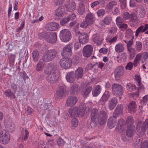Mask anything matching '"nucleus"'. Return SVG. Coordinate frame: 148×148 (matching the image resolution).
Listing matches in <instances>:
<instances>
[{"label": "nucleus", "mask_w": 148, "mask_h": 148, "mask_svg": "<svg viewBox=\"0 0 148 148\" xmlns=\"http://www.w3.org/2000/svg\"><path fill=\"white\" fill-rule=\"evenodd\" d=\"M106 101L101 98L99 102V105H102L100 110L98 111V109L95 108L92 110L90 114V125L92 127L97 126L98 123L101 125L106 123L108 116L107 111L105 106Z\"/></svg>", "instance_id": "nucleus-1"}, {"label": "nucleus", "mask_w": 148, "mask_h": 148, "mask_svg": "<svg viewBox=\"0 0 148 148\" xmlns=\"http://www.w3.org/2000/svg\"><path fill=\"white\" fill-rule=\"evenodd\" d=\"M57 69V66L55 64L50 63L45 69V72L47 74V79L51 84L56 83L58 78Z\"/></svg>", "instance_id": "nucleus-2"}, {"label": "nucleus", "mask_w": 148, "mask_h": 148, "mask_svg": "<svg viewBox=\"0 0 148 148\" xmlns=\"http://www.w3.org/2000/svg\"><path fill=\"white\" fill-rule=\"evenodd\" d=\"M148 128V118L142 123L141 121H139L137 123L136 126V132L139 136L144 134Z\"/></svg>", "instance_id": "nucleus-3"}, {"label": "nucleus", "mask_w": 148, "mask_h": 148, "mask_svg": "<svg viewBox=\"0 0 148 148\" xmlns=\"http://www.w3.org/2000/svg\"><path fill=\"white\" fill-rule=\"evenodd\" d=\"M69 113L71 117H82L85 114V109L80 106L78 108L75 107L69 109Z\"/></svg>", "instance_id": "nucleus-4"}, {"label": "nucleus", "mask_w": 148, "mask_h": 148, "mask_svg": "<svg viewBox=\"0 0 148 148\" xmlns=\"http://www.w3.org/2000/svg\"><path fill=\"white\" fill-rule=\"evenodd\" d=\"M57 54V51L54 49L48 50L44 54L43 60L45 62L52 61L56 57Z\"/></svg>", "instance_id": "nucleus-5"}, {"label": "nucleus", "mask_w": 148, "mask_h": 148, "mask_svg": "<svg viewBox=\"0 0 148 148\" xmlns=\"http://www.w3.org/2000/svg\"><path fill=\"white\" fill-rule=\"evenodd\" d=\"M60 36L62 41L67 42L71 38L72 36L71 32L68 29H64L60 32Z\"/></svg>", "instance_id": "nucleus-6"}, {"label": "nucleus", "mask_w": 148, "mask_h": 148, "mask_svg": "<svg viewBox=\"0 0 148 148\" xmlns=\"http://www.w3.org/2000/svg\"><path fill=\"white\" fill-rule=\"evenodd\" d=\"M148 58V53L147 52H144L141 54H138L136 55L134 60V66L136 67L137 66L138 63L140 60L143 63L145 62L147 60Z\"/></svg>", "instance_id": "nucleus-7"}, {"label": "nucleus", "mask_w": 148, "mask_h": 148, "mask_svg": "<svg viewBox=\"0 0 148 148\" xmlns=\"http://www.w3.org/2000/svg\"><path fill=\"white\" fill-rule=\"evenodd\" d=\"M73 45L69 44L66 45L63 49L61 55L64 57H70L72 54Z\"/></svg>", "instance_id": "nucleus-8"}, {"label": "nucleus", "mask_w": 148, "mask_h": 148, "mask_svg": "<svg viewBox=\"0 0 148 148\" xmlns=\"http://www.w3.org/2000/svg\"><path fill=\"white\" fill-rule=\"evenodd\" d=\"M10 136L8 132L3 130L0 133V142L3 144H6L9 142Z\"/></svg>", "instance_id": "nucleus-9"}, {"label": "nucleus", "mask_w": 148, "mask_h": 148, "mask_svg": "<svg viewBox=\"0 0 148 148\" xmlns=\"http://www.w3.org/2000/svg\"><path fill=\"white\" fill-rule=\"evenodd\" d=\"M112 89L113 94L115 95H121L123 92L122 86L117 84H112Z\"/></svg>", "instance_id": "nucleus-10"}, {"label": "nucleus", "mask_w": 148, "mask_h": 148, "mask_svg": "<svg viewBox=\"0 0 148 148\" xmlns=\"http://www.w3.org/2000/svg\"><path fill=\"white\" fill-rule=\"evenodd\" d=\"M60 64L62 68L67 69L70 67L71 65V60L68 58H64L61 59Z\"/></svg>", "instance_id": "nucleus-11"}, {"label": "nucleus", "mask_w": 148, "mask_h": 148, "mask_svg": "<svg viewBox=\"0 0 148 148\" xmlns=\"http://www.w3.org/2000/svg\"><path fill=\"white\" fill-rule=\"evenodd\" d=\"M45 38L49 42L53 43L57 40V35L55 33H47L46 34Z\"/></svg>", "instance_id": "nucleus-12"}, {"label": "nucleus", "mask_w": 148, "mask_h": 148, "mask_svg": "<svg viewBox=\"0 0 148 148\" xmlns=\"http://www.w3.org/2000/svg\"><path fill=\"white\" fill-rule=\"evenodd\" d=\"M92 51L93 47L92 45H86L84 48L83 50V55L86 57H89L92 54Z\"/></svg>", "instance_id": "nucleus-13"}, {"label": "nucleus", "mask_w": 148, "mask_h": 148, "mask_svg": "<svg viewBox=\"0 0 148 148\" xmlns=\"http://www.w3.org/2000/svg\"><path fill=\"white\" fill-rule=\"evenodd\" d=\"M77 33L80 34L79 36V41L80 43L85 44L88 42V37L87 33H83L81 34L79 31H78Z\"/></svg>", "instance_id": "nucleus-14"}, {"label": "nucleus", "mask_w": 148, "mask_h": 148, "mask_svg": "<svg viewBox=\"0 0 148 148\" xmlns=\"http://www.w3.org/2000/svg\"><path fill=\"white\" fill-rule=\"evenodd\" d=\"M117 122V120L116 117L113 116L110 117L108 121V126L109 129H111L114 127Z\"/></svg>", "instance_id": "nucleus-15"}, {"label": "nucleus", "mask_w": 148, "mask_h": 148, "mask_svg": "<svg viewBox=\"0 0 148 148\" xmlns=\"http://www.w3.org/2000/svg\"><path fill=\"white\" fill-rule=\"evenodd\" d=\"M59 27V24L56 22L48 23L46 25V29L48 31H53L57 30Z\"/></svg>", "instance_id": "nucleus-16"}, {"label": "nucleus", "mask_w": 148, "mask_h": 148, "mask_svg": "<svg viewBox=\"0 0 148 148\" xmlns=\"http://www.w3.org/2000/svg\"><path fill=\"white\" fill-rule=\"evenodd\" d=\"M85 20L89 24V25L93 24L95 21V15L92 13H88L85 17Z\"/></svg>", "instance_id": "nucleus-17"}, {"label": "nucleus", "mask_w": 148, "mask_h": 148, "mask_svg": "<svg viewBox=\"0 0 148 148\" xmlns=\"http://www.w3.org/2000/svg\"><path fill=\"white\" fill-rule=\"evenodd\" d=\"M77 101L78 99L77 97L75 96H71L67 99L66 104L68 106H72L76 104Z\"/></svg>", "instance_id": "nucleus-18"}, {"label": "nucleus", "mask_w": 148, "mask_h": 148, "mask_svg": "<svg viewBox=\"0 0 148 148\" xmlns=\"http://www.w3.org/2000/svg\"><path fill=\"white\" fill-rule=\"evenodd\" d=\"M124 72V69L123 66H118L116 68L114 72L115 77L116 78H120L123 75Z\"/></svg>", "instance_id": "nucleus-19"}, {"label": "nucleus", "mask_w": 148, "mask_h": 148, "mask_svg": "<svg viewBox=\"0 0 148 148\" xmlns=\"http://www.w3.org/2000/svg\"><path fill=\"white\" fill-rule=\"evenodd\" d=\"M79 90L78 86L76 84H74L71 85L69 89L70 94L72 95H76L78 94Z\"/></svg>", "instance_id": "nucleus-20"}, {"label": "nucleus", "mask_w": 148, "mask_h": 148, "mask_svg": "<svg viewBox=\"0 0 148 148\" xmlns=\"http://www.w3.org/2000/svg\"><path fill=\"white\" fill-rule=\"evenodd\" d=\"M137 108V105L134 101H132L128 105V111L131 114L135 113L136 111Z\"/></svg>", "instance_id": "nucleus-21"}, {"label": "nucleus", "mask_w": 148, "mask_h": 148, "mask_svg": "<svg viewBox=\"0 0 148 148\" xmlns=\"http://www.w3.org/2000/svg\"><path fill=\"white\" fill-rule=\"evenodd\" d=\"M136 18H142L144 17L145 15L146 12L142 7L137 8L136 10Z\"/></svg>", "instance_id": "nucleus-22"}, {"label": "nucleus", "mask_w": 148, "mask_h": 148, "mask_svg": "<svg viewBox=\"0 0 148 148\" xmlns=\"http://www.w3.org/2000/svg\"><path fill=\"white\" fill-rule=\"evenodd\" d=\"M64 7L66 8V10L68 11H73L75 10L76 8V4L74 2L72 1L64 5Z\"/></svg>", "instance_id": "nucleus-23"}, {"label": "nucleus", "mask_w": 148, "mask_h": 148, "mask_svg": "<svg viewBox=\"0 0 148 148\" xmlns=\"http://www.w3.org/2000/svg\"><path fill=\"white\" fill-rule=\"evenodd\" d=\"M117 103L118 100L116 98H113L110 99L108 103L109 109L110 110H113L117 104Z\"/></svg>", "instance_id": "nucleus-24"}, {"label": "nucleus", "mask_w": 148, "mask_h": 148, "mask_svg": "<svg viewBox=\"0 0 148 148\" xmlns=\"http://www.w3.org/2000/svg\"><path fill=\"white\" fill-rule=\"evenodd\" d=\"M123 108L122 105H118L114 112L113 116L116 117L118 115L122 114L123 112Z\"/></svg>", "instance_id": "nucleus-25"}, {"label": "nucleus", "mask_w": 148, "mask_h": 148, "mask_svg": "<svg viewBox=\"0 0 148 148\" xmlns=\"http://www.w3.org/2000/svg\"><path fill=\"white\" fill-rule=\"evenodd\" d=\"M66 90L62 86L59 87L57 90L56 94L60 97H63L66 95Z\"/></svg>", "instance_id": "nucleus-26"}, {"label": "nucleus", "mask_w": 148, "mask_h": 148, "mask_svg": "<svg viewBox=\"0 0 148 148\" xmlns=\"http://www.w3.org/2000/svg\"><path fill=\"white\" fill-rule=\"evenodd\" d=\"M75 73L74 72L71 71L67 73L66 76V79L69 82L72 83L75 80Z\"/></svg>", "instance_id": "nucleus-27"}, {"label": "nucleus", "mask_w": 148, "mask_h": 148, "mask_svg": "<svg viewBox=\"0 0 148 148\" xmlns=\"http://www.w3.org/2000/svg\"><path fill=\"white\" fill-rule=\"evenodd\" d=\"M83 71V69L81 67H78L75 71V77L78 79H81L83 77L84 74Z\"/></svg>", "instance_id": "nucleus-28"}, {"label": "nucleus", "mask_w": 148, "mask_h": 148, "mask_svg": "<svg viewBox=\"0 0 148 148\" xmlns=\"http://www.w3.org/2000/svg\"><path fill=\"white\" fill-rule=\"evenodd\" d=\"M64 7L61 6L57 9L55 12V15L58 17H61L64 15Z\"/></svg>", "instance_id": "nucleus-29"}, {"label": "nucleus", "mask_w": 148, "mask_h": 148, "mask_svg": "<svg viewBox=\"0 0 148 148\" xmlns=\"http://www.w3.org/2000/svg\"><path fill=\"white\" fill-rule=\"evenodd\" d=\"M125 50L124 45L121 43H119L116 45L115 47V50L117 53H122Z\"/></svg>", "instance_id": "nucleus-30"}, {"label": "nucleus", "mask_w": 148, "mask_h": 148, "mask_svg": "<svg viewBox=\"0 0 148 148\" xmlns=\"http://www.w3.org/2000/svg\"><path fill=\"white\" fill-rule=\"evenodd\" d=\"M135 126H128L126 130L127 135L129 137H132L134 135L135 132Z\"/></svg>", "instance_id": "nucleus-31"}, {"label": "nucleus", "mask_w": 148, "mask_h": 148, "mask_svg": "<svg viewBox=\"0 0 148 148\" xmlns=\"http://www.w3.org/2000/svg\"><path fill=\"white\" fill-rule=\"evenodd\" d=\"M103 40V39L101 36H100L99 35H94L93 36V41L97 45H101Z\"/></svg>", "instance_id": "nucleus-32"}, {"label": "nucleus", "mask_w": 148, "mask_h": 148, "mask_svg": "<svg viewBox=\"0 0 148 148\" xmlns=\"http://www.w3.org/2000/svg\"><path fill=\"white\" fill-rule=\"evenodd\" d=\"M117 1L112 0L108 3L106 6V9L108 10L111 11L113 8L117 5Z\"/></svg>", "instance_id": "nucleus-33"}, {"label": "nucleus", "mask_w": 148, "mask_h": 148, "mask_svg": "<svg viewBox=\"0 0 148 148\" xmlns=\"http://www.w3.org/2000/svg\"><path fill=\"white\" fill-rule=\"evenodd\" d=\"M118 39V37L116 36L112 37L111 36H108L106 39L107 42L110 43V45L112 44H114L116 42Z\"/></svg>", "instance_id": "nucleus-34"}, {"label": "nucleus", "mask_w": 148, "mask_h": 148, "mask_svg": "<svg viewBox=\"0 0 148 148\" xmlns=\"http://www.w3.org/2000/svg\"><path fill=\"white\" fill-rule=\"evenodd\" d=\"M77 11L79 14L83 15L86 12L84 4L82 3L80 4L78 7Z\"/></svg>", "instance_id": "nucleus-35"}, {"label": "nucleus", "mask_w": 148, "mask_h": 148, "mask_svg": "<svg viewBox=\"0 0 148 148\" xmlns=\"http://www.w3.org/2000/svg\"><path fill=\"white\" fill-rule=\"evenodd\" d=\"M101 90V88L100 85L96 86L92 90V93L93 96L96 97L100 93Z\"/></svg>", "instance_id": "nucleus-36"}, {"label": "nucleus", "mask_w": 148, "mask_h": 148, "mask_svg": "<svg viewBox=\"0 0 148 148\" xmlns=\"http://www.w3.org/2000/svg\"><path fill=\"white\" fill-rule=\"evenodd\" d=\"M32 57L34 62H37L39 59V53L36 49L34 50L32 52Z\"/></svg>", "instance_id": "nucleus-37"}, {"label": "nucleus", "mask_w": 148, "mask_h": 148, "mask_svg": "<svg viewBox=\"0 0 148 148\" xmlns=\"http://www.w3.org/2000/svg\"><path fill=\"white\" fill-rule=\"evenodd\" d=\"M130 58L131 59L134 58L136 54V50L133 47H130L127 48Z\"/></svg>", "instance_id": "nucleus-38"}, {"label": "nucleus", "mask_w": 148, "mask_h": 148, "mask_svg": "<svg viewBox=\"0 0 148 148\" xmlns=\"http://www.w3.org/2000/svg\"><path fill=\"white\" fill-rule=\"evenodd\" d=\"M126 122L128 126H134L133 124L134 123V121L132 116L131 115L127 117L126 119Z\"/></svg>", "instance_id": "nucleus-39"}, {"label": "nucleus", "mask_w": 148, "mask_h": 148, "mask_svg": "<svg viewBox=\"0 0 148 148\" xmlns=\"http://www.w3.org/2000/svg\"><path fill=\"white\" fill-rule=\"evenodd\" d=\"M88 68L92 70L95 73L97 72L98 70L97 63L96 62L94 64H88Z\"/></svg>", "instance_id": "nucleus-40"}, {"label": "nucleus", "mask_w": 148, "mask_h": 148, "mask_svg": "<svg viewBox=\"0 0 148 148\" xmlns=\"http://www.w3.org/2000/svg\"><path fill=\"white\" fill-rule=\"evenodd\" d=\"M135 48L137 52H140L143 48L142 43L139 41H136L135 45Z\"/></svg>", "instance_id": "nucleus-41"}, {"label": "nucleus", "mask_w": 148, "mask_h": 148, "mask_svg": "<svg viewBox=\"0 0 148 148\" xmlns=\"http://www.w3.org/2000/svg\"><path fill=\"white\" fill-rule=\"evenodd\" d=\"M78 121L75 117L73 118L71 121V126L72 129H74L78 126Z\"/></svg>", "instance_id": "nucleus-42"}, {"label": "nucleus", "mask_w": 148, "mask_h": 148, "mask_svg": "<svg viewBox=\"0 0 148 148\" xmlns=\"http://www.w3.org/2000/svg\"><path fill=\"white\" fill-rule=\"evenodd\" d=\"M126 88L129 91H132L136 90V87L133 84L130 83H128L127 84Z\"/></svg>", "instance_id": "nucleus-43"}, {"label": "nucleus", "mask_w": 148, "mask_h": 148, "mask_svg": "<svg viewBox=\"0 0 148 148\" xmlns=\"http://www.w3.org/2000/svg\"><path fill=\"white\" fill-rule=\"evenodd\" d=\"M70 21L69 18L66 16L62 19L60 21V24L62 26H64Z\"/></svg>", "instance_id": "nucleus-44"}, {"label": "nucleus", "mask_w": 148, "mask_h": 148, "mask_svg": "<svg viewBox=\"0 0 148 148\" xmlns=\"http://www.w3.org/2000/svg\"><path fill=\"white\" fill-rule=\"evenodd\" d=\"M44 107L45 110L49 112L52 109L53 106L51 104L47 103L44 105Z\"/></svg>", "instance_id": "nucleus-45"}, {"label": "nucleus", "mask_w": 148, "mask_h": 148, "mask_svg": "<svg viewBox=\"0 0 148 148\" xmlns=\"http://www.w3.org/2000/svg\"><path fill=\"white\" fill-rule=\"evenodd\" d=\"M110 97V93L108 91H106L101 97L102 99L107 101Z\"/></svg>", "instance_id": "nucleus-46"}, {"label": "nucleus", "mask_w": 148, "mask_h": 148, "mask_svg": "<svg viewBox=\"0 0 148 148\" xmlns=\"http://www.w3.org/2000/svg\"><path fill=\"white\" fill-rule=\"evenodd\" d=\"M125 123V121L122 119H120L118 121L117 126L118 127H119V128H118L119 130L121 128V127Z\"/></svg>", "instance_id": "nucleus-47"}, {"label": "nucleus", "mask_w": 148, "mask_h": 148, "mask_svg": "<svg viewBox=\"0 0 148 148\" xmlns=\"http://www.w3.org/2000/svg\"><path fill=\"white\" fill-rule=\"evenodd\" d=\"M44 65L42 62L40 61L36 67V70L38 71H42L44 67Z\"/></svg>", "instance_id": "nucleus-48"}, {"label": "nucleus", "mask_w": 148, "mask_h": 148, "mask_svg": "<svg viewBox=\"0 0 148 148\" xmlns=\"http://www.w3.org/2000/svg\"><path fill=\"white\" fill-rule=\"evenodd\" d=\"M140 148H148V141L144 140L141 141L140 145Z\"/></svg>", "instance_id": "nucleus-49"}, {"label": "nucleus", "mask_w": 148, "mask_h": 148, "mask_svg": "<svg viewBox=\"0 0 148 148\" xmlns=\"http://www.w3.org/2000/svg\"><path fill=\"white\" fill-rule=\"evenodd\" d=\"M5 93L6 96L10 98H12L14 96L13 93L10 89L7 90Z\"/></svg>", "instance_id": "nucleus-50"}, {"label": "nucleus", "mask_w": 148, "mask_h": 148, "mask_svg": "<svg viewBox=\"0 0 148 148\" xmlns=\"http://www.w3.org/2000/svg\"><path fill=\"white\" fill-rule=\"evenodd\" d=\"M143 27L144 26L141 25L138 28L136 32V36H137L140 33L144 32L143 31Z\"/></svg>", "instance_id": "nucleus-51"}, {"label": "nucleus", "mask_w": 148, "mask_h": 148, "mask_svg": "<svg viewBox=\"0 0 148 148\" xmlns=\"http://www.w3.org/2000/svg\"><path fill=\"white\" fill-rule=\"evenodd\" d=\"M111 18L110 17L107 16L104 18L103 19V22L105 24L109 25L111 21Z\"/></svg>", "instance_id": "nucleus-52"}, {"label": "nucleus", "mask_w": 148, "mask_h": 148, "mask_svg": "<svg viewBox=\"0 0 148 148\" xmlns=\"http://www.w3.org/2000/svg\"><path fill=\"white\" fill-rule=\"evenodd\" d=\"M116 25L118 26L123 23L124 20L121 17L118 16L116 18Z\"/></svg>", "instance_id": "nucleus-53"}, {"label": "nucleus", "mask_w": 148, "mask_h": 148, "mask_svg": "<svg viewBox=\"0 0 148 148\" xmlns=\"http://www.w3.org/2000/svg\"><path fill=\"white\" fill-rule=\"evenodd\" d=\"M97 16L100 17L103 16L105 13V11L103 9H101L99 10L97 12Z\"/></svg>", "instance_id": "nucleus-54"}, {"label": "nucleus", "mask_w": 148, "mask_h": 148, "mask_svg": "<svg viewBox=\"0 0 148 148\" xmlns=\"http://www.w3.org/2000/svg\"><path fill=\"white\" fill-rule=\"evenodd\" d=\"M133 65H134V63L133 64L131 62L128 63L125 67L126 70H131L133 67Z\"/></svg>", "instance_id": "nucleus-55"}, {"label": "nucleus", "mask_w": 148, "mask_h": 148, "mask_svg": "<svg viewBox=\"0 0 148 148\" xmlns=\"http://www.w3.org/2000/svg\"><path fill=\"white\" fill-rule=\"evenodd\" d=\"M79 61V58L77 56H74L72 59V62L73 64H77Z\"/></svg>", "instance_id": "nucleus-56"}, {"label": "nucleus", "mask_w": 148, "mask_h": 148, "mask_svg": "<svg viewBox=\"0 0 148 148\" xmlns=\"http://www.w3.org/2000/svg\"><path fill=\"white\" fill-rule=\"evenodd\" d=\"M138 23V20L136 18L135 19H134L132 21H130V24L131 26H135Z\"/></svg>", "instance_id": "nucleus-57"}, {"label": "nucleus", "mask_w": 148, "mask_h": 148, "mask_svg": "<svg viewBox=\"0 0 148 148\" xmlns=\"http://www.w3.org/2000/svg\"><path fill=\"white\" fill-rule=\"evenodd\" d=\"M88 25H89L88 23L85 21H83L80 24V27L82 28H86Z\"/></svg>", "instance_id": "nucleus-58"}, {"label": "nucleus", "mask_w": 148, "mask_h": 148, "mask_svg": "<svg viewBox=\"0 0 148 148\" xmlns=\"http://www.w3.org/2000/svg\"><path fill=\"white\" fill-rule=\"evenodd\" d=\"M29 135V132L27 129L25 130V135L24 136H23L22 137V139L24 140H26Z\"/></svg>", "instance_id": "nucleus-59"}, {"label": "nucleus", "mask_w": 148, "mask_h": 148, "mask_svg": "<svg viewBox=\"0 0 148 148\" xmlns=\"http://www.w3.org/2000/svg\"><path fill=\"white\" fill-rule=\"evenodd\" d=\"M92 88L90 86L86 88L84 92V95L86 96L88 95L90 92Z\"/></svg>", "instance_id": "nucleus-60"}, {"label": "nucleus", "mask_w": 148, "mask_h": 148, "mask_svg": "<svg viewBox=\"0 0 148 148\" xmlns=\"http://www.w3.org/2000/svg\"><path fill=\"white\" fill-rule=\"evenodd\" d=\"M118 26L120 28L123 29H126L127 27V24L123 23L118 25Z\"/></svg>", "instance_id": "nucleus-61"}, {"label": "nucleus", "mask_w": 148, "mask_h": 148, "mask_svg": "<svg viewBox=\"0 0 148 148\" xmlns=\"http://www.w3.org/2000/svg\"><path fill=\"white\" fill-rule=\"evenodd\" d=\"M57 143L58 145L60 146H62L64 144V141L61 138H59L57 140Z\"/></svg>", "instance_id": "nucleus-62"}, {"label": "nucleus", "mask_w": 148, "mask_h": 148, "mask_svg": "<svg viewBox=\"0 0 148 148\" xmlns=\"http://www.w3.org/2000/svg\"><path fill=\"white\" fill-rule=\"evenodd\" d=\"M148 101V95H145L144 96L142 100L141 101V103L142 104H145L147 101Z\"/></svg>", "instance_id": "nucleus-63"}, {"label": "nucleus", "mask_w": 148, "mask_h": 148, "mask_svg": "<svg viewBox=\"0 0 148 148\" xmlns=\"http://www.w3.org/2000/svg\"><path fill=\"white\" fill-rule=\"evenodd\" d=\"M67 17L69 18L70 21L71 20H73L75 19L76 16V15L74 13L72 12L71 14H69L68 16Z\"/></svg>", "instance_id": "nucleus-64"}]
</instances>
